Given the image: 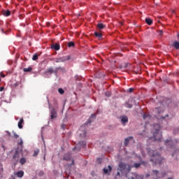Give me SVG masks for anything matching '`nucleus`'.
I'll list each match as a JSON object with an SVG mask.
<instances>
[{"label": "nucleus", "instance_id": "f257e3e1", "mask_svg": "<svg viewBox=\"0 0 179 179\" xmlns=\"http://www.w3.org/2000/svg\"><path fill=\"white\" fill-rule=\"evenodd\" d=\"M149 156H151L150 162H152L154 164H162L163 162V158L160 156V154L158 153L157 151L155 150H149L148 151Z\"/></svg>", "mask_w": 179, "mask_h": 179}, {"label": "nucleus", "instance_id": "f03ea898", "mask_svg": "<svg viewBox=\"0 0 179 179\" xmlns=\"http://www.w3.org/2000/svg\"><path fill=\"white\" fill-rule=\"evenodd\" d=\"M160 129H162L160 124H154L153 136L152 139H153L154 141H162V131Z\"/></svg>", "mask_w": 179, "mask_h": 179}, {"label": "nucleus", "instance_id": "7ed1b4c3", "mask_svg": "<svg viewBox=\"0 0 179 179\" xmlns=\"http://www.w3.org/2000/svg\"><path fill=\"white\" fill-rule=\"evenodd\" d=\"M170 103H171V99L164 98L163 101L159 102L160 106L155 108L156 113H157V114H162V113L164 111V107L170 106Z\"/></svg>", "mask_w": 179, "mask_h": 179}, {"label": "nucleus", "instance_id": "20e7f679", "mask_svg": "<svg viewBox=\"0 0 179 179\" xmlns=\"http://www.w3.org/2000/svg\"><path fill=\"white\" fill-rule=\"evenodd\" d=\"M178 143V140H175L174 141L171 140H166L165 141V145L167 146V148H171V149H173L174 153L172 154V157H174L176 155L178 154V150L176 149V145Z\"/></svg>", "mask_w": 179, "mask_h": 179}, {"label": "nucleus", "instance_id": "39448f33", "mask_svg": "<svg viewBox=\"0 0 179 179\" xmlns=\"http://www.w3.org/2000/svg\"><path fill=\"white\" fill-rule=\"evenodd\" d=\"M118 166L119 168L117 169V170L119 171H121V173H124L126 176L127 174H128V173H129V171H131V169H132V166H131V165L125 164L124 162H120Z\"/></svg>", "mask_w": 179, "mask_h": 179}, {"label": "nucleus", "instance_id": "423d86ee", "mask_svg": "<svg viewBox=\"0 0 179 179\" xmlns=\"http://www.w3.org/2000/svg\"><path fill=\"white\" fill-rule=\"evenodd\" d=\"M152 176L154 177H156V179H159V178H163V177H164L166 176V173H160L157 170H153Z\"/></svg>", "mask_w": 179, "mask_h": 179}, {"label": "nucleus", "instance_id": "0eeeda50", "mask_svg": "<svg viewBox=\"0 0 179 179\" xmlns=\"http://www.w3.org/2000/svg\"><path fill=\"white\" fill-rule=\"evenodd\" d=\"M86 147V142L85 141H80L78 144L73 148L75 152H79L80 150V148H85Z\"/></svg>", "mask_w": 179, "mask_h": 179}, {"label": "nucleus", "instance_id": "6e6552de", "mask_svg": "<svg viewBox=\"0 0 179 179\" xmlns=\"http://www.w3.org/2000/svg\"><path fill=\"white\" fill-rule=\"evenodd\" d=\"M49 108L50 109V118L51 120H54L57 118V110H55V108H51L50 106H49Z\"/></svg>", "mask_w": 179, "mask_h": 179}, {"label": "nucleus", "instance_id": "1a4fd4ad", "mask_svg": "<svg viewBox=\"0 0 179 179\" xmlns=\"http://www.w3.org/2000/svg\"><path fill=\"white\" fill-rule=\"evenodd\" d=\"M71 59V56H67V57H62L56 59V62L59 63V62H65V61H69Z\"/></svg>", "mask_w": 179, "mask_h": 179}, {"label": "nucleus", "instance_id": "9d476101", "mask_svg": "<svg viewBox=\"0 0 179 179\" xmlns=\"http://www.w3.org/2000/svg\"><path fill=\"white\" fill-rule=\"evenodd\" d=\"M111 171H113V167H111V166H108V168L105 167L103 169V173L107 176H110V174H111Z\"/></svg>", "mask_w": 179, "mask_h": 179}, {"label": "nucleus", "instance_id": "9b49d317", "mask_svg": "<svg viewBox=\"0 0 179 179\" xmlns=\"http://www.w3.org/2000/svg\"><path fill=\"white\" fill-rule=\"evenodd\" d=\"M13 162L17 163L19 162V151L16 150L13 156Z\"/></svg>", "mask_w": 179, "mask_h": 179}, {"label": "nucleus", "instance_id": "f8f14e48", "mask_svg": "<svg viewBox=\"0 0 179 179\" xmlns=\"http://www.w3.org/2000/svg\"><path fill=\"white\" fill-rule=\"evenodd\" d=\"M134 139V137L129 136L124 139V146H128L129 145V141H132Z\"/></svg>", "mask_w": 179, "mask_h": 179}, {"label": "nucleus", "instance_id": "ddd939ff", "mask_svg": "<svg viewBox=\"0 0 179 179\" xmlns=\"http://www.w3.org/2000/svg\"><path fill=\"white\" fill-rule=\"evenodd\" d=\"M141 164L146 166V162H142L141 163H135L133 167H135V169H139V167H141Z\"/></svg>", "mask_w": 179, "mask_h": 179}, {"label": "nucleus", "instance_id": "4468645a", "mask_svg": "<svg viewBox=\"0 0 179 179\" xmlns=\"http://www.w3.org/2000/svg\"><path fill=\"white\" fill-rule=\"evenodd\" d=\"M15 176H17V177H18L19 178H22V177L24 176V172L23 171H17L15 173Z\"/></svg>", "mask_w": 179, "mask_h": 179}, {"label": "nucleus", "instance_id": "2eb2a0df", "mask_svg": "<svg viewBox=\"0 0 179 179\" xmlns=\"http://www.w3.org/2000/svg\"><path fill=\"white\" fill-rule=\"evenodd\" d=\"M143 120H150V118H152V115L148 113H145L143 115Z\"/></svg>", "mask_w": 179, "mask_h": 179}, {"label": "nucleus", "instance_id": "dca6fc26", "mask_svg": "<svg viewBox=\"0 0 179 179\" xmlns=\"http://www.w3.org/2000/svg\"><path fill=\"white\" fill-rule=\"evenodd\" d=\"M24 122V120H23V118H21L18 122V128H20V129H22L23 128Z\"/></svg>", "mask_w": 179, "mask_h": 179}, {"label": "nucleus", "instance_id": "f3484780", "mask_svg": "<svg viewBox=\"0 0 179 179\" xmlns=\"http://www.w3.org/2000/svg\"><path fill=\"white\" fill-rule=\"evenodd\" d=\"M94 36L95 37H97L99 40H101L103 38V34H101V33L94 32Z\"/></svg>", "mask_w": 179, "mask_h": 179}, {"label": "nucleus", "instance_id": "a211bd4d", "mask_svg": "<svg viewBox=\"0 0 179 179\" xmlns=\"http://www.w3.org/2000/svg\"><path fill=\"white\" fill-rule=\"evenodd\" d=\"M63 160H66V162H69V160H71V155L69 154L64 155L63 157Z\"/></svg>", "mask_w": 179, "mask_h": 179}, {"label": "nucleus", "instance_id": "6ab92c4d", "mask_svg": "<svg viewBox=\"0 0 179 179\" xmlns=\"http://www.w3.org/2000/svg\"><path fill=\"white\" fill-rule=\"evenodd\" d=\"M121 122H122V124H125V123L128 122V117L127 116H122Z\"/></svg>", "mask_w": 179, "mask_h": 179}, {"label": "nucleus", "instance_id": "aec40b11", "mask_svg": "<svg viewBox=\"0 0 179 179\" xmlns=\"http://www.w3.org/2000/svg\"><path fill=\"white\" fill-rule=\"evenodd\" d=\"M52 48H53V50H55L56 51H58L61 48L59 46V44H55V45H52Z\"/></svg>", "mask_w": 179, "mask_h": 179}, {"label": "nucleus", "instance_id": "412c9836", "mask_svg": "<svg viewBox=\"0 0 179 179\" xmlns=\"http://www.w3.org/2000/svg\"><path fill=\"white\" fill-rule=\"evenodd\" d=\"M96 27L98 29H99V30H103V29H104V27H106V25H104V24H102V23H99L97 24Z\"/></svg>", "mask_w": 179, "mask_h": 179}, {"label": "nucleus", "instance_id": "4be33fe9", "mask_svg": "<svg viewBox=\"0 0 179 179\" xmlns=\"http://www.w3.org/2000/svg\"><path fill=\"white\" fill-rule=\"evenodd\" d=\"M173 47H174V48H176V50H179V42L174 41L173 43Z\"/></svg>", "mask_w": 179, "mask_h": 179}, {"label": "nucleus", "instance_id": "5701e85b", "mask_svg": "<svg viewBox=\"0 0 179 179\" xmlns=\"http://www.w3.org/2000/svg\"><path fill=\"white\" fill-rule=\"evenodd\" d=\"M145 23H147V24L149 26H151V24L153 23V21H152V19L150 18H145Z\"/></svg>", "mask_w": 179, "mask_h": 179}, {"label": "nucleus", "instance_id": "b1692460", "mask_svg": "<svg viewBox=\"0 0 179 179\" xmlns=\"http://www.w3.org/2000/svg\"><path fill=\"white\" fill-rule=\"evenodd\" d=\"M47 72H48V73H50V74L57 73V71H54V69H52V67H50V68L48 69Z\"/></svg>", "mask_w": 179, "mask_h": 179}, {"label": "nucleus", "instance_id": "393cba45", "mask_svg": "<svg viewBox=\"0 0 179 179\" xmlns=\"http://www.w3.org/2000/svg\"><path fill=\"white\" fill-rule=\"evenodd\" d=\"M4 16H10V11L9 10L3 12Z\"/></svg>", "mask_w": 179, "mask_h": 179}, {"label": "nucleus", "instance_id": "a878e982", "mask_svg": "<svg viewBox=\"0 0 179 179\" xmlns=\"http://www.w3.org/2000/svg\"><path fill=\"white\" fill-rule=\"evenodd\" d=\"M17 145L18 146H21V149H23V140L22 138L17 142Z\"/></svg>", "mask_w": 179, "mask_h": 179}, {"label": "nucleus", "instance_id": "bb28decb", "mask_svg": "<svg viewBox=\"0 0 179 179\" xmlns=\"http://www.w3.org/2000/svg\"><path fill=\"white\" fill-rule=\"evenodd\" d=\"M20 164H22V166H23V164H24L26 163V158L22 157L20 159Z\"/></svg>", "mask_w": 179, "mask_h": 179}, {"label": "nucleus", "instance_id": "cd10ccee", "mask_svg": "<svg viewBox=\"0 0 179 179\" xmlns=\"http://www.w3.org/2000/svg\"><path fill=\"white\" fill-rule=\"evenodd\" d=\"M32 69H33L31 67H28V68H24L23 71L24 72H31Z\"/></svg>", "mask_w": 179, "mask_h": 179}, {"label": "nucleus", "instance_id": "c85d7f7f", "mask_svg": "<svg viewBox=\"0 0 179 179\" xmlns=\"http://www.w3.org/2000/svg\"><path fill=\"white\" fill-rule=\"evenodd\" d=\"M39 153H40V150H36L33 155L34 157H37V156H38Z\"/></svg>", "mask_w": 179, "mask_h": 179}, {"label": "nucleus", "instance_id": "c756f323", "mask_svg": "<svg viewBox=\"0 0 179 179\" xmlns=\"http://www.w3.org/2000/svg\"><path fill=\"white\" fill-rule=\"evenodd\" d=\"M125 107H127V108H132V104L127 102L125 104H124Z\"/></svg>", "mask_w": 179, "mask_h": 179}, {"label": "nucleus", "instance_id": "7c9ffc66", "mask_svg": "<svg viewBox=\"0 0 179 179\" xmlns=\"http://www.w3.org/2000/svg\"><path fill=\"white\" fill-rule=\"evenodd\" d=\"M33 61H37L38 59V55L35 54L32 57Z\"/></svg>", "mask_w": 179, "mask_h": 179}, {"label": "nucleus", "instance_id": "2f4dec72", "mask_svg": "<svg viewBox=\"0 0 179 179\" xmlns=\"http://www.w3.org/2000/svg\"><path fill=\"white\" fill-rule=\"evenodd\" d=\"M68 47L71 48V47H75V43L73 42H69Z\"/></svg>", "mask_w": 179, "mask_h": 179}, {"label": "nucleus", "instance_id": "473e14b6", "mask_svg": "<svg viewBox=\"0 0 179 179\" xmlns=\"http://www.w3.org/2000/svg\"><path fill=\"white\" fill-rule=\"evenodd\" d=\"M13 138H15V139H17V138H19V135H17L15 131H13Z\"/></svg>", "mask_w": 179, "mask_h": 179}, {"label": "nucleus", "instance_id": "72a5a7b5", "mask_svg": "<svg viewBox=\"0 0 179 179\" xmlns=\"http://www.w3.org/2000/svg\"><path fill=\"white\" fill-rule=\"evenodd\" d=\"M59 93H60V94H64V93H65V92L64 91V90L62 88H59L58 90Z\"/></svg>", "mask_w": 179, "mask_h": 179}, {"label": "nucleus", "instance_id": "f704fd0d", "mask_svg": "<svg viewBox=\"0 0 179 179\" xmlns=\"http://www.w3.org/2000/svg\"><path fill=\"white\" fill-rule=\"evenodd\" d=\"M105 96H106V97H110V96H111V92L110 91L106 92Z\"/></svg>", "mask_w": 179, "mask_h": 179}, {"label": "nucleus", "instance_id": "c9c22d12", "mask_svg": "<svg viewBox=\"0 0 179 179\" xmlns=\"http://www.w3.org/2000/svg\"><path fill=\"white\" fill-rule=\"evenodd\" d=\"M81 138H86V131H83V134H80Z\"/></svg>", "mask_w": 179, "mask_h": 179}, {"label": "nucleus", "instance_id": "e433bc0d", "mask_svg": "<svg viewBox=\"0 0 179 179\" xmlns=\"http://www.w3.org/2000/svg\"><path fill=\"white\" fill-rule=\"evenodd\" d=\"M121 177V173L118 171L115 177V179H118V178Z\"/></svg>", "mask_w": 179, "mask_h": 179}, {"label": "nucleus", "instance_id": "4c0bfd02", "mask_svg": "<svg viewBox=\"0 0 179 179\" xmlns=\"http://www.w3.org/2000/svg\"><path fill=\"white\" fill-rule=\"evenodd\" d=\"M178 132H179V129H178V128L176 129L173 131V134H178Z\"/></svg>", "mask_w": 179, "mask_h": 179}, {"label": "nucleus", "instance_id": "58836bf2", "mask_svg": "<svg viewBox=\"0 0 179 179\" xmlns=\"http://www.w3.org/2000/svg\"><path fill=\"white\" fill-rule=\"evenodd\" d=\"M92 123V118L88 119V120L87 121L86 124H91Z\"/></svg>", "mask_w": 179, "mask_h": 179}, {"label": "nucleus", "instance_id": "ea45409f", "mask_svg": "<svg viewBox=\"0 0 179 179\" xmlns=\"http://www.w3.org/2000/svg\"><path fill=\"white\" fill-rule=\"evenodd\" d=\"M128 92H129V93H132V92H134V88H129Z\"/></svg>", "mask_w": 179, "mask_h": 179}, {"label": "nucleus", "instance_id": "a19ab883", "mask_svg": "<svg viewBox=\"0 0 179 179\" xmlns=\"http://www.w3.org/2000/svg\"><path fill=\"white\" fill-rule=\"evenodd\" d=\"M159 36H162L163 34V30H159Z\"/></svg>", "mask_w": 179, "mask_h": 179}, {"label": "nucleus", "instance_id": "79ce46f5", "mask_svg": "<svg viewBox=\"0 0 179 179\" xmlns=\"http://www.w3.org/2000/svg\"><path fill=\"white\" fill-rule=\"evenodd\" d=\"M91 118H96V114H92L91 115Z\"/></svg>", "mask_w": 179, "mask_h": 179}, {"label": "nucleus", "instance_id": "37998d69", "mask_svg": "<svg viewBox=\"0 0 179 179\" xmlns=\"http://www.w3.org/2000/svg\"><path fill=\"white\" fill-rule=\"evenodd\" d=\"M75 164V161L73 159L71 164H70V166H73Z\"/></svg>", "mask_w": 179, "mask_h": 179}, {"label": "nucleus", "instance_id": "c03bdc74", "mask_svg": "<svg viewBox=\"0 0 179 179\" xmlns=\"http://www.w3.org/2000/svg\"><path fill=\"white\" fill-rule=\"evenodd\" d=\"M0 75H1V78H5V74L1 73Z\"/></svg>", "mask_w": 179, "mask_h": 179}, {"label": "nucleus", "instance_id": "a18cd8bd", "mask_svg": "<svg viewBox=\"0 0 179 179\" xmlns=\"http://www.w3.org/2000/svg\"><path fill=\"white\" fill-rule=\"evenodd\" d=\"M124 68H128V64H125L124 66H123Z\"/></svg>", "mask_w": 179, "mask_h": 179}, {"label": "nucleus", "instance_id": "49530a36", "mask_svg": "<svg viewBox=\"0 0 179 179\" xmlns=\"http://www.w3.org/2000/svg\"><path fill=\"white\" fill-rule=\"evenodd\" d=\"M62 129H65V124H62Z\"/></svg>", "mask_w": 179, "mask_h": 179}, {"label": "nucleus", "instance_id": "de8ad7c7", "mask_svg": "<svg viewBox=\"0 0 179 179\" xmlns=\"http://www.w3.org/2000/svg\"><path fill=\"white\" fill-rule=\"evenodd\" d=\"M3 90V87H0V92H2Z\"/></svg>", "mask_w": 179, "mask_h": 179}, {"label": "nucleus", "instance_id": "09e8293b", "mask_svg": "<svg viewBox=\"0 0 179 179\" xmlns=\"http://www.w3.org/2000/svg\"><path fill=\"white\" fill-rule=\"evenodd\" d=\"M10 179H15V176H13Z\"/></svg>", "mask_w": 179, "mask_h": 179}, {"label": "nucleus", "instance_id": "8fccbe9b", "mask_svg": "<svg viewBox=\"0 0 179 179\" xmlns=\"http://www.w3.org/2000/svg\"><path fill=\"white\" fill-rule=\"evenodd\" d=\"M146 177H150V175H149V174H147V175H146Z\"/></svg>", "mask_w": 179, "mask_h": 179}, {"label": "nucleus", "instance_id": "3c124183", "mask_svg": "<svg viewBox=\"0 0 179 179\" xmlns=\"http://www.w3.org/2000/svg\"><path fill=\"white\" fill-rule=\"evenodd\" d=\"M172 12H173V13H176V12L174 10H173Z\"/></svg>", "mask_w": 179, "mask_h": 179}, {"label": "nucleus", "instance_id": "603ef678", "mask_svg": "<svg viewBox=\"0 0 179 179\" xmlns=\"http://www.w3.org/2000/svg\"><path fill=\"white\" fill-rule=\"evenodd\" d=\"M15 86H17V83H15Z\"/></svg>", "mask_w": 179, "mask_h": 179}, {"label": "nucleus", "instance_id": "864d4df0", "mask_svg": "<svg viewBox=\"0 0 179 179\" xmlns=\"http://www.w3.org/2000/svg\"><path fill=\"white\" fill-rule=\"evenodd\" d=\"M9 136H10V133H8Z\"/></svg>", "mask_w": 179, "mask_h": 179}, {"label": "nucleus", "instance_id": "5fc2aeb1", "mask_svg": "<svg viewBox=\"0 0 179 179\" xmlns=\"http://www.w3.org/2000/svg\"><path fill=\"white\" fill-rule=\"evenodd\" d=\"M166 117H169V115H166Z\"/></svg>", "mask_w": 179, "mask_h": 179}, {"label": "nucleus", "instance_id": "6e6d98bb", "mask_svg": "<svg viewBox=\"0 0 179 179\" xmlns=\"http://www.w3.org/2000/svg\"><path fill=\"white\" fill-rule=\"evenodd\" d=\"M1 31H3V29H1Z\"/></svg>", "mask_w": 179, "mask_h": 179}, {"label": "nucleus", "instance_id": "4d7b16f0", "mask_svg": "<svg viewBox=\"0 0 179 179\" xmlns=\"http://www.w3.org/2000/svg\"><path fill=\"white\" fill-rule=\"evenodd\" d=\"M0 82H1V77H0Z\"/></svg>", "mask_w": 179, "mask_h": 179}]
</instances>
